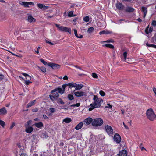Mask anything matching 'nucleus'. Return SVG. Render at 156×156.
<instances>
[{"label": "nucleus", "instance_id": "nucleus-1", "mask_svg": "<svg viewBox=\"0 0 156 156\" xmlns=\"http://www.w3.org/2000/svg\"><path fill=\"white\" fill-rule=\"evenodd\" d=\"M93 99L94 100V102L91 104L89 106V111H91L95 108L100 107L103 102V100L102 99L98 98L97 96L95 95L94 96Z\"/></svg>", "mask_w": 156, "mask_h": 156}, {"label": "nucleus", "instance_id": "nucleus-2", "mask_svg": "<svg viewBox=\"0 0 156 156\" xmlns=\"http://www.w3.org/2000/svg\"><path fill=\"white\" fill-rule=\"evenodd\" d=\"M146 115L147 118L151 121H153L156 119V115L151 108L147 110Z\"/></svg>", "mask_w": 156, "mask_h": 156}, {"label": "nucleus", "instance_id": "nucleus-3", "mask_svg": "<svg viewBox=\"0 0 156 156\" xmlns=\"http://www.w3.org/2000/svg\"><path fill=\"white\" fill-rule=\"evenodd\" d=\"M103 123V121L101 118H97L93 119L92 125L95 127H98L101 126Z\"/></svg>", "mask_w": 156, "mask_h": 156}, {"label": "nucleus", "instance_id": "nucleus-4", "mask_svg": "<svg viewBox=\"0 0 156 156\" xmlns=\"http://www.w3.org/2000/svg\"><path fill=\"white\" fill-rule=\"evenodd\" d=\"M59 96V94L57 92L51 93L49 95L50 99L53 101L57 100Z\"/></svg>", "mask_w": 156, "mask_h": 156}, {"label": "nucleus", "instance_id": "nucleus-5", "mask_svg": "<svg viewBox=\"0 0 156 156\" xmlns=\"http://www.w3.org/2000/svg\"><path fill=\"white\" fill-rule=\"evenodd\" d=\"M105 129L108 134L109 135H112L114 133L112 128L110 126L105 125Z\"/></svg>", "mask_w": 156, "mask_h": 156}, {"label": "nucleus", "instance_id": "nucleus-6", "mask_svg": "<svg viewBox=\"0 0 156 156\" xmlns=\"http://www.w3.org/2000/svg\"><path fill=\"white\" fill-rule=\"evenodd\" d=\"M48 65L55 70L59 69L61 67L59 65L50 62L48 63Z\"/></svg>", "mask_w": 156, "mask_h": 156}, {"label": "nucleus", "instance_id": "nucleus-7", "mask_svg": "<svg viewBox=\"0 0 156 156\" xmlns=\"http://www.w3.org/2000/svg\"><path fill=\"white\" fill-rule=\"evenodd\" d=\"M113 139L114 141L117 144L120 143L121 140V136L118 133H115V134L113 137Z\"/></svg>", "mask_w": 156, "mask_h": 156}, {"label": "nucleus", "instance_id": "nucleus-8", "mask_svg": "<svg viewBox=\"0 0 156 156\" xmlns=\"http://www.w3.org/2000/svg\"><path fill=\"white\" fill-rule=\"evenodd\" d=\"M59 30L62 31L68 32L70 34H71V30L70 28L61 26L59 28Z\"/></svg>", "mask_w": 156, "mask_h": 156}, {"label": "nucleus", "instance_id": "nucleus-9", "mask_svg": "<svg viewBox=\"0 0 156 156\" xmlns=\"http://www.w3.org/2000/svg\"><path fill=\"white\" fill-rule=\"evenodd\" d=\"M93 119L90 117H88L85 119L84 120V123L86 126L89 125L91 123L93 122Z\"/></svg>", "mask_w": 156, "mask_h": 156}, {"label": "nucleus", "instance_id": "nucleus-10", "mask_svg": "<svg viewBox=\"0 0 156 156\" xmlns=\"http://www.w3.org/2000/svg\"><path fill=\"white\" fill-rule=\"evenodd\" d=\"M58 91V92L61 94H63L64 92V90H63L61 88L58 87L56 88L51 90V93H54L57 91Z\"/></svg>", "mask_w": 156, "mask_h": 156}, {"label": "nucleus", "instance_id": "nucleus-11", "mask_svg": "<svg viewBox=\"0 0 156 156\" xmlns=\"http://www.w3.org/2000/svg\"><path fill=\"white\" fill-rule=\"evenodd\" d=\"M75 96L77 97H80L85 95V93L83 91H77L74 93Z\"/></svg>", "mask_w": 156, "mask_h": 156}, {"label": "nucleus", "instance_id": "nucleus-12", "mask_svg": "<svg viewBox=\"0 0 156 156\" xmlns=\"http://www.w3.org/2000/svg\"><path fill=\"white\" fill-rule=\"evenodd\" d=\"M22 3L25 7H28L29 5H34V3L31 2H23Z\"/></svg>", "mask_w": 156, "mask_h": 156}, {"label": "nucleus", "instance_id": "nucleus-13", "mask_svg": "<svg viewBox=\"0 0 156 156\" xmlns=\"http://www.w3.org/2000/svg\"><path fill=\"white\" fill-rule=\"evenodd\" d=\"M116 8L120 10H123L124 9V6L123 4L121 3H118L116 4Z\"/></svg>", "mask_w": 156, "mask_h": 156}, {"label": "nucleus", "instance_id": "nucleus-14", "mask_svg": "<svg viewBox=\"0 0 156 156\" xmlns=\"http://www.w3.org/2000/svg\"><path fill=\"white\" fill-rule=\"evenodd\" d=\"M127 151L126 150H122L120 151L118 154V155L120 156H127Z\"/></svg>", "mask_w": 156, "mask_h": 156}, {"label": "nucleus", "instance_id": "nucleus-15", "mask_svg": "<svg viewBox=\"0 0 156 156\" xmlns=\"http://www.w3.org/2000/svg\"><path fill=\"white\" fill-rule=\"evenodd\" d=\"M148 28L149 26H148L145 29V32L147 34H148L149 33H151L153 29L152 27H151L149 29H148Z\"/></svg>", "mask_w": 156, "mask_h": 156}, {"label": "nucleus", "instance_id": "nucleus-16", "mask_svg": "<svg viewBox=\"0 0 156 156\" xmlns=\"http://www.w3.org/2000/svg\"><path fill=\"white\" fill-rule=\"evenodd\" d=\"M7 113V111L5 107H3L0 109V115H4Z\"/></svg>", "mask_w": 156, "mask_h": 156}, {"label": "nucleus", "instance_id": "nucleus-17", "mask_svg": "<svg viewBox=\"0 0 156 156\" xmlns=\"http://www.w3.org/2000/svg\"><path fill=\"white\" fill-rule=\"evenodd\" d=\"M134 10L135 9L129 6L127 7L125 9V11L129 12H133L134 11Z\"/></svg>", "mask_w": 156, "mask_h": 156}, {"label": "nucleus", "instance_id": "nucleus-18", "mask_svg": "<svg viewBox=\"0 0 156 156\" xmlns=\"http://www.w3.org/2000/svg\"><path fill=\"white\" fill-rule=\"evenodd\" d=\"M34 125L36 127L40 129L43 126V124L41 122L38 123H36L34 124Z\"/></svg>", "mask_w": 156, "mask_h": 156}, {"label": "nucleus", "instance_id": "nucleus-19", "mask_svg": "<svg viewBox=\"0 0 156 156\" xmlns=\"http://www.w3.org/2000/svg\"><path fill=\"white\" fill-rule=\"evenodd\" d=\"M28 21L30 23L35 22L36 20L31 15H29L28 16Z\"/></svg>", "mask_w": 156, "mask_h": 156}, {"label": "nucleus", "instance_id": "nucleus-20", "mask_svg": "<svg viewBox=\"0 0 156 156\" xmlns=\"http://www.w3.org/2000/svg\"><path fill=\"white\" fill-rule=\"evenodd\" d=\"M37 6L40 9L44 10L48 8V7L42 4H37Z\"/></svg>", "mask_w": 156, "mask_h": 156}, {"label": "nucleus", "instance_id": "nucleus-21", "mask_svg": "<svg viewBox=\"0 0 156 156\" xmlns=\"http://www.w3.org/2000/svg\"><path fill=\"white\" fill-rule=\"evenodd\" d=\"M26 127V132L28 133H30L32 132L33 130V128L31 126H28Z\"/></svg>", "mask_w": 156, "mask_h": 156}, {"label": "nucleus", "instance_id": "nucleus-22", "mask_svg": "<svg viewBox=\"0 0 156 156\" xmlns=\"http://www.w3.org/2000/svg\"><path fill=\"white\" fill-rule=\"evenodd\" d=\"M112 31H110L108 30H104L101 31H100L99 33V34L100 35H101L102 34H111L112 33Z\"/></svg>", "mask_w": 156, "mask_h": 156}, {"label": "nucleus", "instance_id": "nucleus-23", "mask_svg": "<svg viewBox=\"0 0 156 156\" xmlns=\"http://www.w3.org/2000/svg\"><path fill=\"white\" fill-rule=\"evenodd\" d=\"M83 125V123L82 122H80L77 124L75 127V129L76 130H78L80 129L82 127Z\"/></svg>", "mask_w": 156, "mask_h": 156}, {"label": "nucleus", "instance_id": "nucleus-24", "mask_svg": "<svg viewBox=\"0 0 156 156\" xmlns=\"http://www.w3.org/2000/svg\"><path fill=\"white\" fill-rule=\"evenodd\" d=\"M141 10L144 13V17H145L147 12V8L144 7H142L141 8Z\"/></svg>", "mask_w": 156, "mask_h": 156}, {"label": "nucleus", "instance_id": "nucleus-25", "mask_svg": "<svg viewBox=\"0 0 156 156\" xmlns=\"http://www.w3.org/2000/svg\"><path fill=\"white\" fill-rule=\"evenodd\" d=\"M68 86H69V87L70 88H71L73 87L75 88V87H76V84L73 83H69L68 84Z\"/></svg>", "mask_w": 156, "mask_h": 156}, {"label": "nucleus", "instance_id": "nucleus-26", "mask_svg": "<svg viewBox=\"0 0 156 156\" xmlns=\"http://www.w3.org/2000/svg\"><path fill=\"white\" fill-rule=\"evenodd\" d=\"M127 56V53L126 51H125L123 53V57L124 58H122V57L121 58L123 59L122 60L124 62H127V61L126 60Z\"/></svg>", "mask_w": 156, "mask_h": 156}, {"label": "nucleus", "instance_id": "nucleus-27", "mask_svg": "<svg viewBox=\"0 0 156 156\" xmlns=\"http://www.w3.org/2000/svg\"><path fill=\"white\" fill-rule=\"evenodd\" d=\"M72 121L70 118L67 117L65 118L63 120V122H65L66 123H69Z\"/></svg>", "mask_w": 156, "mask_h": 156}, {"label": "nucleus", "instance_id": "nucleus-28", "mask_svg": "<svg viewBox=\"0 0 156 156\" xmlns=\"http://www.w3.org/2000/svg\"><path fill=\"white\" fill-rule=\"evenodd\" d=\"M76 87H75V90H80L83 87V85L81 84H76Z\"/></svg>", "mask_w": 156, "mask_h": 156}, {"label": "nucleus", "instance_id": "nucleus-29", "mask_svg": "<svg viewBox=\"0 0 156 156\" xmlns=\"http://www.w3.org/2000/svg\"><path fill=\"white\" fill-rule=\"evenodd\" d=\"M36 101L35 100H34L28 103L27 105V107L29 108L34 105L35 102Z\"/></svg>", "mask_w": 156, "mask_h": 156}, {"label": "nucleus", "instance_id": "nucleus-30", "mask_svg": "<svg viewBox=\"0 0 156 156\" xmlns=\"http://www.w3.org/2000/svg\"><path fill=\"white\" fill-rule=\"evenodd\" d=\"M104 47H108L111 49H113L114 48V46L110 44H106L103 45Z\"/></svg>", "mask_w": 156, "mask_h": 156}, {"label": "nucleus", "instance_id": "nucleus-31", "mask_svg": "<svg viewBox=\"0 0 156 156\" xmlns=\"http://www.w3.org/2000/svg\"><path fill=\"white\" fill-rule=\"evenodd\" d=\"M57 103L58 104H60L62 105H64L65 103L63 100L60 98H58L57 100Z\"/></svg>", "mask_w": 156, "mask_h": 156}, {"label": "nucleus", "instance_id": "nucleus-32", "mask_svg": "<svg viewBox=\"0 0 156 156\" xmlns=\"http://www.w3.org/2000/svg\"><path fill=\"white\" fill-rule=\"evenodd\" d=\"M94 30V28L92 27H90L88 29L87 32L89 33H91Z\"/></svg>", "mask_w": 156, "mask_h": 156}, {"label": "nucleus", "instance_id": "nucleus-33", "mask_svg": "<svg viewBox=\"0 0 156 156\" xmlns=\"http://www.w3.org/2000/svg\"><path fill=\"white\" fill-rule=\"evenodd\" d=\"M68 98L70 100H72L74 99L73 96L71 94H69L68 96Z\"/></svg>", "mask_w": 156, "mask_h": 156}, {"label": "nucleus", "instance_id": "nucleus-34", "mask_svg": "<svg viewBox=\"0 0 156 156\" xmlns=\"http://www.w3.org/2000/svg\"><path fill=\"white\" fill-rule=\"evenodd\" d=\"M80 103H77L76 104L71 105L70 106L71 107H78L80 106Z\"/></svg>", "mask_w": 156, "mask_h": 156}, {"label": "nucleus", "instance_id": "nucleus-35", "mask_svg": "<svg viewBox=\"0 0 156 156\" xmlns=\"http://www.w3.org/2000/svg\"><path fill=\"white\" fill-rule=\"evenodd\" d=\"M68 16L69 17H73L75 16V15H73V11H70L68 13Z\"/></svg>", "mask_w": 156, "mask_h": 156}, {"label": "nucleus", "instance_id": "nucleus-36", "mask_svg": "<svg viewBox=\"0 0 156 156\" xmlns=\"http://www.w3.org/2000/svg\"><path fill=\"white\" fill-rule=\"evenodd\" d=\"M83 20L85 22H88L89 21V17L88 16H86L83 18Z\"/></svg>", "mask_w": 156, "mask_h": 156}, {"label": "nucleus", "instance_id": "nucleus-37", "mask_svg": "<svg viewBox=\"0 0 156 156\" xmlns=\"http://www.w3.org/2000/svg\"><path fill=\"white\" fill-rule=\"evenodd\" d=\"M40 60L44 65H48V63H47V62L45 61L43 59L41 58L40 59Z\"/></svg>", "mask_w": 156, "mask_h": 156}, {"label": "nucleus", "instance_id": "nucleus-38", "mask_svg": "<svg viewBox=\"0 0 156 156\" xmlns=\"http://www.w3.org/2000/svg\"><path fill=\"white\" fill-rule=\"evenodd\" d=\"M32 121L31 120H29L28 122H27V123L25 124V127H27L29 126L30 125Z\"/></svg>", "mask_w": 156, "mask_h": 156}, {"label": "nucleus", "instance_id": "nucleus-39", "mask_svg": "<svg viewBox=\"0 0 156 156\" xmlns=\"http://www.w3.org/2000/svg\"><path fill=\"white\" fill-rule=\"evenodd\" d=\"M40 68L41 70L43 72H45L46 71V68L44 67H39Z\"/></svg>", "mask_w": 156, "mask_h": 156}, {"label": "nucleus", "instance_id": "nucleus-40", "mask_svg": "<svg viewBox=\"0 0 156 156\" xmlns=\"http://www.w3.org/2000/svg\"><path fill=\"white\" fill-rule=\"evenodd\" d=\"M104 42H107V43H113L114 42V41L112 39H111L110 40H108L106 41H103Z\"/></svg>", "mask_w": 156, "mask_h": 156}, {"label": "nucleus", "instance_id": "nucleus-41", "mask_svg": "<svg viewBox=\"0 0 156 156\" xmlns=\"http://www.w3.org/2000/svg\"><path fill=\"white\" fill-rule=\"evenodd\" d=\"M0 124L3 127H4L5 125V122L3 121L0 120Z\"/></svg>", "mask_w": 156, "mask_h": 156}, {"label": "nucleus", "instance_id": "nucleus-42", "mask_svg": "<svg viewBox=\"0 0 156 156\" xmlns=\"http://www.w3.org/2000/svg\"><path fill=\"white\" fill-rule=\"evenodd\" d=\"M50 111L51 113H53L55 112V108H50Z\"/></svg>", "mask_w": 156, "mask_h": 156}, {"label": "nucleus", "instance_id": "nucleus-43", "mask_svg": "<svg viewBox=\"0 0 156 156\" xmlns=\"http://www.w3.org/2000/svg\"><path fill=\"white\" fill-rule=\"evenodd\" d=\"M124 21L126 22V21L124 20V19H121L119 20H118L117 21V22L118 24H121L122 23V21Z\"/></svg>", "mask_w": 156, "mask_h": 156}, {"label": "nucleus", "instance_id": "nucleus-44", "mask_svg": "<svg viewBox=\"0 0 156 156\" xmlns=\"http://www.w3.org/2000/svg\"><path fill=\"white\" fill-rule=\"evenodd\" d=\"M32 83V82L30 80H26L25 81V84L27 85H28L29 84Z\"/></svg>", "mask_w": 156, "mask_h": 156}, {"label": "nucleus", "instance_id": "nucleus-45", "mask_svg": "<svg viewBox=\"0 0 156 156\" xmlns=\"http://www.w3.org/2000/svg\"><path fill=\"white\" fill-rule=\"evenodd\" d=\"M99 94L102 96H104L105 95V93L102 90H100L99 91Z\"/></svg>", "mask_w": 156, "mask_h": 156}, {"label": "nucleus", "instance_id": "nucleus-46", "mask_svg": "<svg viewBox=\"0 0 156 156\" xmlns=\"http://www.w3.org/2000/svg\"><path fill=\"white\" fill-rule=\"evenodd\" d=\"M106 108H112V106L110 104H107V106L105 107Z\"/></svg>", "mask_w": 156, "mask_h": 156}, {"label": "nucleus", "instance_id": "nucleus-47", "mask_svg": "<svg viewBox=\"0 0 156 156\" xmlns=\"http://www.w3.org/2000/svg\"><path fill=\"white\" fill-rule=\"evenodd\" d=\"M92 77L93 78H97L98 77V75L95 73H92Z\"/></svg>", "mask_w": 156, "mask_h": 156}, {"label": "nucleus", "instance_id": "nucleus-48", "mask_svg": "<svg viewBox=\"0 0 156 156\" xmlns=\"http://www.w3.org/2000/svg\"><path fill=\"white\" fill-rule=\"evenodd\" d=\"M67 86H68V84H65L63 85H62V89L65 90V89Z\"/></svg>", "mask_w": 156, "mask_h": 156}, {"label": "nucleus", "instance_id": "nucleus-49", "mask_svg": "<svg viewBox=\"0 0 156 156\" xmlns=\"http://www.w3.org/2000/svg\"><path fill=\"white\" fill-rule=\"evenodd\" d=\"M151 25L154 26H156V21L153 20L152 23Z\"/></svg>", "mask_w": 156, "mask_h": 156}, {"label": "nucleus", "instance_id": "nucleus-50", "mask_svg": "<svg viewBox=\"0 0 156 156\" xmlns=\"http://www.w3.org/2000/svg\"><path fill=\"white\" fill-rule=\"evenodd\" d=\"M75 36L79 38H82L83 37V36L82 35H80V36H79L78 35L77 33L76 34H75Z\"/></svg>", "mask_w": 156, "mask_h": 156}, {"label": "nucleus", "instance_id": "nucleus-51", "mask_svg": "<svg viewBox=\"0 0 156 156\" xmlns=\"http://www.w3.org/2000/svg\"><path fill=\"white\" fill-rule=\"evenodd\" d=\"M146 45L148 47H153V44H149L148 43H146Z\"/></svg>", "mask_w": 156, "mask_h": 156}, {"label": "nucleus", "instance_id": "nucleus-52", "mask_svg": "<svg viewBox=\"0 0 156 156\" xmlns=\"http://www.w3.org/2000/svg\"><path fill=\"white\" fill-rule=\"evenodd\" d=\"M26 79L27 80H31V77L29 75L26 77Z\"/></svg>", "mask_w": 156, "mask_h": 156}, {"label": "nucleus", "instance_id": "nucleus-53", "mask_svg": "<svg viewBox=\"0 0 156 156\" xmlns=\"http://www.w3.org/2000/svg\"><path fill=\"white\" fill-rule=\"evenodd\" d=\"M4 78V76L3 75L0 74V80H2Z\"/></svg>", "mask_w": 156, "mask_h": 156}, {"label": "nucleus", "instance_id": "nucleus-54", "mask_svg": "<svg viewBox=\"0 0 156 156\" xmlns=\"http://www.w3.org/2000/svg\"><path fill=\"white\" fill-rule=\"evenodd\" d=\"M46 42L47 43L49 44H50L51 45H53L54 44H53V43H52V42H50L49 41H47V40L46 41Z\"/></svg>", "mask_w": 156, "mask_h": 156}, {"label": "nucleus", "instance_id": "nucleus-55", "mask_svg": "<svg viewBox=\"0 0 156 156\" xmlns=\"http://www.w3.org/2000/svg\"><path fill=\"white\" fill-rule=\"evenodd\" d=\"M63 79L65 80H67L68 79V77L67 76H65L63 78Z\"/></svg>", "mask_w": 156, "mask_h": 156}, {"label": "nucleus", "instance_id": "nucleus-56", "mask_svg": "<svg viewBox=\"0 0 156 156\" xmlns=\"http://www.w3.org/2000/svg\"><path fill=\"white\" fill-rule=\"evenodd\" d=\"M97 26L99 27H101V23L100 22H98L97 23Z\"/></svg>", "mask_w": 156, "mask_h": 156}, {"label": "nucleus", "instance_id": "nucleus-57", "mask_svg": "<svg viewBox=\"0 0 156 156\" xmlns=\"http://www.w3.org/2000/svg\"><path fill=\"white\" fill-rule=\"evenodd\" d=\"M15 126V124L14 123H13L12 124V125H11V126L10 127V128L11 129H12V128L13 127Z\"/></svg>", "mask_w": 156, "mask_h": 156}, {"label": "nucleus", "instance_id": "nucleus-58", "mask_svg": "<svg viewBox=\"0 0 156 156\" xmlns=\"http://www.w3.org/2000/svg\"><path fill=\"white\" fill-rule=\"evenodd\" d=\"M153 90L154 93L155 94L156 96V88L154 87Z\"/></svg>", "mask_w": 156, "mask_h": 156}, {"label": "nucleus", "instance_id": "nucleus-59", "mask_svg": "<svg viewBox=\"0 0 156 156\" xmlns=\"http://www.w3.org/2000/svg\"><path fill=\"white\" fill-rule=\"evenodd\" d=\"M40 47L39 46L37 48V51H36V52L37 53V54H38L39 53V49H40Z\"/></svg>", "mask_w": 156, "mask_h": 156}, {"label": "nucleus", "instance_id": "nucleus-60", "mask_svg": "<svg viewBox=\"0 0 156 156\" xmlns=\"http://www.w3.org/2000/svg\"><path fill=\"white\" fill-rule=\"evenodd\" d=\"M43 117L45 119H48V118L45 115H43Z\"/></svg>", "mask_w": 156, "mask_h": 156}, {"label": "nucleus", "instance_id": "nucleus-61", "mask_svg": "<svg viewBox=\"0 0 156 156\" xmlns=\"http://www.w3.org/2000/svg\"><path fill=\"white\" fill-rule=\"evenodd\" d=\"M22 74L24 76L26 77H27L28 76H29V75H28V74H27L26 73H22Z\"/></svg>", "mask_w": 156, "mask_h": 156}, {"label": "nucleus", "instance_id": "nucleus-62", "mask_svg": "<svg viewBox=\"0 0 156 156\" xmlns=\"http://www.w3.org/2000/svg\"><path fill=\"white\" fill-rule=\"evenodd\" d=\"M20 156H27V155L26 154L23 153L21 154L20 155Z\"/></svg>", "mask_w": 156, "mask_h": 156}, {"label": "nucleus", "instance_id": "nucleus-63", "mask_svg": "<svg viewBox=\"0 0 156 156\" xmlns=\"http://www.w3.org/2000/svg\"><path fill=\"white\" fill-rule=\"evenodd\" d=\"M123 125H124V126L125 128L126 129H128V126H127L124 123V122H123Z\"/></svg>", "mask_w": 156, "mask_h": 156}, {"label": "nucleus", "instance_id": "nucleus-64", "mask_svg": "<svg viewBox=\"0 0 156 156\" xmlns=\"http://www.w3.org/2000/svg\"><path fill=\"white\" fill-rule=\"evenodd\" d=\"M55 25L57 28H59H59L60 27H61V26H60V25L57 24H55Z\"/></svg>", "mask_w": 156, "mask_h": 156}]
</instances>
